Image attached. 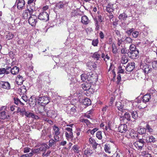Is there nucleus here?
Listing matches in <instances>:
<instances>
[{"instance_id": "5", "label": "nucleus", "mask_w": 157, "mask_h": 157, "mask_svg": "<svg viewBox=\"0 0 157 157\" xmlns=\"http://www.w3.org/2000/svg\"><path fill=\"white\" fill-rule=\"evenodd\" d=\"M8 67L9 74L11 72L13 75H16L18 74L19 71V68L17 66H14L11 67Z\"/></svg>"}, {"instance_id": "47", "label": "nucleus", "mask_w": 157, "mask_h": 157, "mask_svg": "<svg viewBox=\"0 0 157 157\" xmlns=\"http://www.w3.org/2000/svg\"><path fill=\"white\" fill-rule=\"evenodd\" d=\"M96 137L99 140H101L102 138L101 132V131H98L96 133Z\"/></svg>"}, {"instance_id": "27", "label": "nucleus", "mask_w": 157, "mask_h": 157, "mask_svg": "<svg viewBox=\"0 0 157 157\" xmlns=\"http://www.w3.org/2000/svg\"><path fill=\"white\" fill-rule=\"evenodd\" d=\"M128 61V57L125 55H123L121 58V62L122 64H126Z\"/></svg>"}, {"instance_id": "26", "label": "nucleus", "mask_w": 157, "mask_h": 157, "mask_svg": "<svg viewBox=\"0 0 157 157\" xmlns=\"http://www.w3.org/2000/svg\"><path fill=\"white\" fill-rule=\"evenodd\" d=\"M100 57V55L98 52L94 53L92 55V57L96 60H98Z\"/></svg>"}, {"instance_id": "18", "label": "nucleus", "mask_w": 157, "mask_h": 157, "mask_svg": "<svg viewBox=\"0 0 157 157\" xmlns=\"http://www.w3.org/2000/svg\"><path fill=\"white\" fill-rule=\"evenodd\" d=\"M25 115L27 117H32L35 119H39V117L37 115H35L31 112H27L25 113Z\"/></svg>"}, {"instance_id": "57", "label": "nucleus", "mask_w": 157, "mask_h": 157, "mask_svg": "<svg viewBox=\"0 0 157 157\" xmlns=\"http://www.w3.org/2000/svg\"><path fill=\"white\" fill-rule=\"evenodd\" d=\"M123 42V40L121 39L117 38V44L119 46H120Z\"/></svg>"}, {"instance_id": "58", "label": "nucleus", "mask_w": 157, "mask_h": 157, "mask_svg": "<svg viewBox=\"0 0 157 157\" xmlns=\"http://www.w3.org/2000/svg\"><path fill=\"white\" fill-rule=\"evenodd\" d=\"M127 50L125 48H122L121 49V52L122 54H126L127 53Z\"/></svg>"}, {"instance_id": "42", "label": "nucleus", "mask_w": 157, "mask_h": 157, "mask_svg": "<svg viewBox=\"0 0 157 157\" xmlns=\"http://www.w3.org/2000/svg\"><path fill=\"white\" fill-rule=\"evenodd\" d=\"M14 102L17 105L19 103H20L22 105H24V104L18 98H14Z\"/></svg>"}, {"instance_id": "30", "label": "nucleus", "mask_w": 157, "mask_h": 157, "mask_svg": "<svg viewBox=\"0 0 157 157\" xmlns=\"http://www.w3.org/2000/svg\"><path fill=\"white\" fill-rule=\"evenodd\" d=\"M128 17V15L124 13L121 14L119 16L118 18L119 20L122 21L124 19H126V18Z\"/></svg>"}, {"instance_id": "59", "label": "nucleus", "mask_w": 157, "mask_h": 157, "mask_svg": "<svg viewBox=\"0 0 157 157\" xmlns=\"http://www.w3.org/2000/svg\"><path fill=\"white\" fill-rule=\"evenodd\" d=\"M86 75H87V77L90 79V78L92 77L93 73L92 72H90L87 73Z\"/></svg>"}, {"instance_id": "56", "label": "nucleus", "mask_w": 157, "mask_h": 157, "mask_svg": "<svg viewBox=\"0 0 157 157\" xmlns=\"http://www.w3.org/2000/svg\"><path fill=\"white\" fill-rule=\"evenodd\" d=\"M98 155L99 156H101V157H109L106 154L103 152L98 153Z\"/></svg>"}, {"instance_id": "11", "label": "nucleus", "mask_w": 157, "mask_h": 157, "mask_svg": "<svg viewBox=\"0 0 157 157\" xmlns=\"http://www.w3.org/2000/svg\"><path fill=\"white\" fill-rule=\"evenodd\" d=\"M48 117L54 118L57 116V112L56 110H49L47 112Z\"/></svg>"}, {"instance_id": "34", "label": "nucleus", "mask_w": 157, "mask_h": 157, "mask_svg": "<svg viewBox=\"0 0 157 157\" xmlns=\"http://www.w3.org/2000/svg\"><path fill=\"white\" fill-rule=\"evenodd\" d=\"M64 3L63 2H60L59 3H57L55 5V6L58 9H59L63 8L64 6Z\"/></svg>"}, {"instance_id": "37", "label": "nucleus", "mask_w": 157, "mask_h": 157, "mask_svg": "<svg viewBox=\"0 0 157 157\" xmlns=\"http://www.w3.org/2000/svg\"><path fill=\"white\" fill-rule=\"evenodd\" d=\"M124 41L127 44H130L132 42V40L129 37H126L124 40Z\"/></svg>"}, {"instance_id": "55", "label": "nucleus", "mask_w": 157, "mask_h": 157, "mask_svg": "<svg viewBox=\"0 0 157 157\" xmlns=\"http://www.w3.org/2000/svg\"><path fill=\"white\" fill-rule=\"evenodd\" d=\"M92 44L94 46H96L98 43V40H93L92 42Z\"/></svg>"}, {"instance_id": "63", "label": "nucleus", "mask_w": 157, "mask_h": 157, "mask_svg": "<svg viewBox=\"0 0 157 157\" xmlns=\"http://www.w3.org/2000/svg\"><path fill=\"white\" fill-rule=\"evenodd\" d=\"M117 49L115 46L112 47V52L113 53L116 54L117 53Z\"/></svg>"}, {"instance_id": "29", "label": "nucleus", "mask_w": 157, "mask_h": 157, "mask_svg": "<svg viewBox=\"0 0 157 157\" xmlns=\"http://www.w3.org/2000/svg\"><path fill=\"white\" fill-rule=\"evenodd\" d=\"M155 141V139L153 136H151L149 137L148 140L147 139H146V142L148 143V142L154 143Z\"/></svg>"}, {"instance_id": "23", "label": "nucleus", "mask_w": 157, "mask_h": 157, "mask_svg": "<svg viewBox=\"0 0 157 157\" xmlns=\"http://www.w3.org/2000/svg\"><path fill=\"white\" fill-rule=\"evenodd\" d=\"M82 101L84 105L87 106L90 105L91 104L90 100L87 98H84Z\"/></svg>"}, {"instance_id": "60", "label": "nucleus", "mask_w": 157, "mask_h": 157, "mask_svg": "<svg viewBox=\"0 0 157 157\" xmlns=\"http://www.w3.org/2000/svg\"><path fill=\"white\" fill-rule=\"evenodd\" d=\"M31 148L29 147H26L24 148V153H27L30 151Z\"/></svg>"}, {"instance_id": "25", "label": "nucleus", "mask_w": 157, "mask_h": 157, "mask_svg": "<svg viewBox=\"0 0 157 157\" xmlns=\"http://www.w3.org/2000/svg\"><path fill=\"white\" fill-rule=\"evenodd\" d=\"M146 130L145 128L139 127L137 129L138 133L141 135L145 134L146 132Z\"/></svg>"}, {"instance_id": "21", "label": "nucleus", "mask_w": 157, "mask_h": 157, "mask_svg": "<svg viewBox=\"0 0 157 157\" xmlns=\"http://www.w3.org/2000/svg\"><path fill=\"white\" fill-rule=\"evenodd\" d=\"M53 131H54L53 133L55 135H59L60 133V129L55 125L53 127Z\"/></svg>"}, {"instance_id": "38", "label": "nucleus", "mask_w": 157, "mask_h": 157, "mask_svg": "<svg viewBox=\"0 0 157 157\" xmlns=\"http://www.w3.org/2000/svg\"><path fill=\"white\" fill-rule=\"evenodd\" d=\"M14 36V35L11 33H8L6 36V39L10 40L12 39Z\"/></svg>"}, {"instance_id": "39", "label": "nucleus", "mask_w": 157, "mask_h": 157, "mask_svg": "<svg viewBox=\"0 0 157 157\" xmlns=\"http://www.w3.org/2000/svg\"><path fill=\"white\" fill-rule=\"evenodd\" d=\"M90 86H86V84H82V87L84 90H88L89 91V90H90Z\"/></svg>"}, {"instance_id": "32", "label": "nucleus", "mask_w": 157, "mask_h": 157, "mask_svg": "<svg viewBox=\"0 0 157 157\" xmlns=\"http://www.w3.org/2000/svg\"><path fill=\"white\" fill-rule=\"evenodd\" d=\"M81 79L82 81H85L86 80H89L90 79L87 77V75L85 74H82L80 75Z\"/></svg>"}, {"instance_id": "52", "label": "nucleus", "mask_w": 157, "mask_h": 157, "mask_svg": "<svg viewBox=\"0 0 157 157\" xmlns=\"http://www.w3.org/2000/svg\"><path fill=\"white\" fill-rule=\"evenodd\" d=\"M139 32L136 31H134L132 33V36L134 38H136L139 35Z\"/></svg>"}, {"instance_id": "64", "label": "nucleus", "mask_w": 157, "mask_h": 157, "mask_svg": "<svg viewBox=\"0 0 157 157\" xmlns=\"http://www.w3.org/2000/svg\"><path fill=\"white\" fill-rule=\"evenodd\" d=\"M21 98L25 102H26L28 101V98L26 96H23Z\"/></svg>"}, {"instance_id": "54", "label": "nucleus", "mask_w": 157, "mask_h": 157, "mask_svg": "<svg viewBox=\"0 0 157 157\" xmlns=\"http://www.w3.org/2000/svg\"><path fill=\"white\" fill-rule=\"evenodd\" d=\"M59 135H55V134H54V140L56 141V142H58L60 138L59 137Z\"/></svg>"}, {"instance_id": "4", "label": "nucleus", "mask_w": 157, "mask_h": 157, "mask_svg": "<svg viewBox=\"0 0 157 157\" xmlns=\"http://www.w3.org/2000/svg\"><path fill=\"white\" fill-rule=\"evenodd\" d=\"M35 10V7H32L30 10L28 9V10H24L22 13V17L24 19H27L28 18V12L29 13L30 15L33 12L34 10Z\"/></svg>"}, {"instance_id": "51", "label": "nucleus", "mask_w": 157, "mask_h": 157, "mask_svg": "<svg viewBox=\"0 0 157 157\" xmlns=\"http://www.w3.org/2000/svg\"><path fill=\"white\" fill-rule=\"evenodd\" d=\"M104 149L106 152H108L109 153H111L110 148L107 145H105Z\"/></svg>"}, {"instance_id": "48", "label": "nucleus", "mask_w": 157, "mask_h": 157, "mask_svg": "<svg viewBox=\"0 0 157 157\" xmlns=\"http://www.w3.org/2000/svg\"><path fill=\"white\" fill-rule=\"evenodd\" d=\"M34 0H29L28 2V6H27V7H30V9H31L32 7L31 8V5H33V4H34V3L33 2Z\"/></svg>"}, {"instance_id": "43", "label": "nucleus", "mask_w": 157, "mask_h": 157, "mask_svg": "<svg viewBox=\"0 0 157 157\" xmlns=\"http://www.w3.org/2000/svg\"><path fill=\"white\" fill-rule=\"evenodd\" d=\"M75 152L78 153L79 152V147L77 145H74L72 148Z\"/></svg>"}, {"instance_id": "62", "label": "nucleus", "mask_w": 157, "mask_h": 157, "mask_svg": "<svg viewBox=\"0 0 157 157\" xmlns=\"http://www.w3.org/2000/svg\"><path fill=\"white\" fill-rule=\"evenodd\" d=\"M32 151L33 153H39V148L34 149L32 150Z\"/></svg>"}, {"instance_id": "31", "label": "nucleus", "mask_w": 157, "mask_h": 157, "mask_svg": "<svg viewBox=\"0 0 157 157\" xmlns=\"http://www.w3.org/2000/svg\"><path fill=\"white\" fill-rule=\"evenodd\" d=\"M132 117L134 119H136L138 117L137 113L136 111H132L130 112Z\"/></svg>"}, {"instance_id": "36", "label": "nucleus", "mask_w": 157, "mask_h": 157, "mask_svg": "<svg viewBox=\"0 0 157 157\" xmlns=\"http://www.w3.org/2000/svg\"><path fill=\"white\" fill-rule=\"evenodd\" d=\"M87 66L88 67H90L91 69L92 67L95 68L96 67V64L91 62L88 63L87 64Z\"/></svg>"}, {"instance_id": "19", "label": "nucleus", "mask_w": 157, "mask_h": 157, "mask_svg": "<svg viewBox=\"0 0 157 157\" xmlns=\"http://www.w3.org/2000/svg\"><path fill=\"white\" fill-rule=\"evenodd\" d=\"M151 98V95L150 94H147L144 96L142 99V101L143 102L146 103L149 101Z\"/></svg>"}, {"instance_id": "50", "label": "nucleus", "mask_w": 157, "mask_h": 157, "mask_svg": "<svg viewBox=\"0 0 157 157\" xmlns=\"http://www.w3.org/2000/svg\"><path fill=\"white\" fill-rule=\"evenodd\" d=\"M134 30V28L130 29L126 31V33H127L128 36H130Z\"/></svg>"}, {"instance_id": "13", "label": "nucleus", "mask_w": 157, "mask_h": 157, "mask_svg": "<svg viewBox=\"0 0 157 157\" xmlns=\"http://www.w3.org/2000/svg\"><path fill=\"white\" fill-rule=\"evenodd\" d=\"M128 56H129L130 55V56H129L130 57H131L132 59H134L137 57L139 53V51L138 50H135L128 52Z\"/></svg>"}, {"instance_id": "46", "label": "nucleus", "mask_w": 157, "mask_h": 157, "mask_svg": "<svg viewBox=\"0 0 157 157\" xmlns=\"http://www.w3.org/2000/svg\"><path fill=\"white\" fill-rule=\"evenodd\" d=\"M55 143L56 141L52 139H51L49 141V147H52Z\"/></svg>"}, {"instance_id": "61", "label": "nucleus", "mask_w": 157, "mask_h": 157, "mask_svg": "<svg viewBox=\"0 0 157 157\" xmlns=\"http://www.w3.org/2000/svg\"><path fill=\"white\" fill-rule=\"evenodd\" d=\"M114 32L115 33V34L118 37H121V35L120 33V32L119 30H115Z\"/></svg>"}, {"instance_id": "53", "label": "nucleus", "mask_w": 157, "mask_h": 157, "mask_svg": "<svg viewBox=\"0 0 157 157\" xmlns=\"http://www.w3.org/2000/svg\"><path fill=\"white\" fill-rule=\"evenodd\" d=\"M81 121L82 122H84L87 125H89L90 124V121L87 119H83L81 120Z\"/></svg>"}, {"instance_id": "3", "label": "nucleus", "mask_w": 157, "mask_h": 157, "mask_svg": "<svg viewBox=\"0 0 157 157\" xmlns=\"http://www.w3.org/2000/svg\"><path fill=\"white\" fill-rule=\"evenodd\" d=\"M15 4L17 6L18 10H22L24 9L25 2L24 0H17Z\"/></svg>"}, {"instance_id": "10", "label": "nucleus", "mask_w": 157, "mask_h": 157, "mask_svg": "<svg viewBox=\"0 0 157 157\" xmlns=\"http://www.w3.org/2000/svg\"><path fill=\"white\" fill-rule=\"evenodd\" d=\"M119 132L121 133H125L127 130V125L125 124H121L118 127Z\"/></svg>"}, {"instance_id": "15", "label": "nucleus", "mask_w": 157, "mask_h": 157, "mask_svg": "<svg viewBox=\"0 0 157 157\" xmlns=\"http://www.w3.org/2000/svg\"><path fill=\"white\" fill-rule=\"evenodd\" d=\"M90 143L91 144L94 150L97 148V146L98 144L96 143L95 140L92 138H90L89 139Z\"/></svg>"}, {"instance_id": "41", "label": "nucleus", "mask_w": 157, "mask_h": 157, "mask_svg": "<svg viewBox=\"0 0 157 157\" xmlns=\"http://www.w3.org/2000/svg\"><path fill=\"white\" fill-rule=\"evenodd\" d=\"M125 112L124 115V117L128 121H130L131 120V116L130 114L127 112Z\"/></svg>"}, {"instance_id": "20", "label": "nucleus", "mask_w": 157, "mask_h": 157, "mask_svg": "<svg viewBox=\"0 0 157 157\" xmlns=\"http://www.w3.org/2000/svg\"><path fill=\"white\" fill-rule=\"evenodd\" d=\"M9 68L8 66H7L5 68H0V75H3L6 74L8 75L9 74L8 71Z\"/></svg>"}, {"instance_id": "14", "label": "nucleus", "mask_w": 157, "mask_h": 157, "mask_svg": "<svg viewBox=\"0 0 157 157\" xmlns=\"http://www.w3.org/2000/svg\"><path fill=\"white\" fill-rule=\"evenodd\" d=\"M24 81V79L22 76L20 75H17L16 78V83L19 85H21L23 83V82Z\"/></svg>"}, {"instance_id": "35", "label": "nucleus", "mask_w": 157, "mask_h": 157, "mask_svg": "<svg viewBox=\"0 0 157 157\" xmlns=\"http://www.w3.org/2000/svg\"><path fill=\"white\" fill-rule=\"evenodd\" d=\"M112 5L109 4H108L106 7V11L109 13L113 12V10L112 8Z\"/></svg>"}, {"instance_id": "40", "label": "nucleus", "mask_w": 157, "mask_h": 157, "mask_svg": "<svg viewBox=\"0 0 157 157\" xmlns=\"http://www.w3.org/2000/svg\"><path fill=\"white\" fill-rule=\"evenodd\" d=\"M19 91H20L22 93L24 94L26 91V87L24 86H21L19 90Z\"/></svg>"}, {"instance_id": "49", "label": "nucleus", "mask_w": 157, "mask_h": 157, "mask_svg": "<svg viewBox=\"0 0 157 157\" xmlns=\"http://www.w3.org/2000/svg\"><path fill=\"white\" fill-rule=\"evenodd\" d=\"M130 52L137 50L136 48V46L134 44H131V45L130 46Z\"/></svg>"}, {"instance_id": "16", "label": "nucleus", "mask_w": 157, "mask_h": 157, "mask_svg": "<svg viewBox=\"0 0 157 157\" xmlns=\"http://www.w3.org/2000/svg\"><path fill=\"white\" fill-rule=\"evenodd\" d=\"M10 117V116L7 114L5 111L0 112V119L4 120L8 119Z\"/></svg>"}, {"instance_id": "8", "label": "nucleus", "mask_w": 157, "mask_h": 157, "mask_svg": "<svg viewBox=\"0 0 157 157\" xmlns=\"http://www.w3.org/2000/svg\"><path fill=\"white\" fill-rule=\"evenodd\" d=\"M116 105L119 111L122 113L126 112V110L124 106L122 105L121 102L120 101L116 102Z\"/></svg>"}, {"instance_id": "6", "label": "nucleus", "mask_w": 157, "mask_h": 157, "mask_svg": "<svg viewBox=\"0 0 157 157\" xmlns=\"http://www.w3.org/2000/svg\"><path fill=\"white\" fill-rule=\"evenodd\" d=\"M146 139L144 135L143 136L142 139H139L138 141L136 142L135 144H137L140 148H141L144 146V144L145 143V141H146Z\"/></svg>"}, {"instance_id": "24", "label": "nucleus", "mask_w": 157, "mask_h": 157, "mask_svg": "<svg viewBox=\"0 0 157 157\" xmlns=\"http://www.w3.org/2000/svg\"><path fill=\"white\" fill-rule=\"evenodd\" d=\"M65 135L67 140H69L70 139H72L73 137V133L68 132H65Z\"/></svg>"}, {"instance_id": "22", "label": "nucleus", "mask_w": 157, "mask_h": 157, "mask_svg": "<svg viewBox=\"0 0 157 157\" xmlns=\"http://www.w3.org/2000/svg\"><path fill=\"white\" fill-rule=\"evenodd\" d=\"M2 87L4 89H10V85L7 82H3L1 83Z\"/></svg>"}, {"instance_id": "12", "label": "nucleus", "mask_w": 157, "mask_h": 157, "mask_svg": "<svg viewBox=\"0 0 157 157\" xmlns=\"http://www.w3.org/2000/svg\"><path fill=\"white\" fill-rule=\"evenodd\" d=\"M135 67V64L134 62L128 63L126 67V70L129 72L133 71Z\"/></svg>"}, {"instance_id": "33", "label": "nucleus", "mask_w": 157, "mask_h": 157, "mask_svg": "<svg viewBox=\"0 0 157 157\" xmlns=\"http://www.w3.org/2000/svg\"><path fill=\"white\" fill-rule=\"evenodd\" d=\"M150 94L151 95L153 96L157 95V91L155 90L154 88H151L149 90Z\"/></svg>"}, {"instance_id": "9", "label": "nucleus", "mask_w": 157, "mask_h": 157, "mask_svg": "<svg viewBox=\"0 0 157 157\" xmlns=\"http://www.w3.org/2000/svg\"><path fill=\"white\" fill-rule=\"evenodd\" d=\"M34 15L30 16L28 19V22L32 26H34L37 22L36 19Z\"/></svg>"}, {"instance_id": "17", "label": "nucleus", "mask_w": 157, "mask_h": 157, "mask_svg": "<svg viewBox=\"0 0 157 157\" xmlns=\"http://www.w3.org/2000/svg\"><path fill=\"white\" fill-rule=\"evenodd\" d=\"M81 22L83 24L86 25L88 24L90 22V21L86 15L82 16L81 17Z\"/></svg>"}, {"instance_id": "45", "label": "nucleus", "mask_w": 157, "mask_h": 157, "mask_svg": "<svg viewBox=\"0 0 157 157\" xmlns=\"http://www.w3.org/2000/svg\"><path fill=\"white\" fill-rule=\"evenodd\" d=\"M146 128L147 132L150 133L152 132H153V129L148 124H147Z\"/></svg>"}, {"instance_id": "7", "label": "nucleus", "mask_w": 157, "mask_h": 157, "mask_svg": "<svg viewBox=\"0 0 157 157\" xmlns=\"http://www.w3.org/2000/svg\"><path fill=\"white\" fill-rule=\"evenodd\" d=\"M38 100L39 103H43L45 105L48 104L49 101L48 98L45 96H40L38 97Z\"/></svg>"}, {"instance_id": "28", "label": "nucleus", "mask_w": 157, "mask_h": 157, "mask_svg": "<svg viewBox=\"0 0 157 157\" xmlns=\"http://www.w3.org/2000/svg\"><path fill=\"white\" fill-rule=\"evenodd\" d=\"M94 24L95 26V30L98 31L100 29V23L99 22L97 19H94Z\"/></svg>"}, {"instance_id": "1", "label": "nucleus", "mask_w": 157, "mask_h": 157, "mask_svg": "<svg viewBox=\"0 0 157 157\" xmlns=\"http://www.w3.org/2000/svg\"><path fill=\"white\" fill-rule=\"evenodd\" d=\"M38 18L41 20L47 21L49 19V14L47 12L43 11L40 13L38 16Z\"/></svg>"}, {"instance_id": "2", "label": "nucleus", "mask_w": 157, "mask_h": 157, "mask_svg": "<svg viewBox=\"0 0 157 157\" xmlns=\"http://www.w3.org/2000/svg\"><path fill=\"white\" fill-rule=\"evenodd\" d=\"M141 67L144 72L146 74L151 73L153 70L151 66L147 64H144L142 65Z\"/></svg>"}, {"instance_id": "44", "label": "nucleus", "mask_w": 157, "mask_h": 157, "mask_svg": "<svg viewBox=\"0 0 157 157\" xmlns=\"http://www.w3.org/2000/svg\"><path fill=\"white\" fill-rule=\"evenodd\" d=\"M151 64L152 67L155 70L157 69V60L153 61Z\"/></svg>"}]
</instances>
